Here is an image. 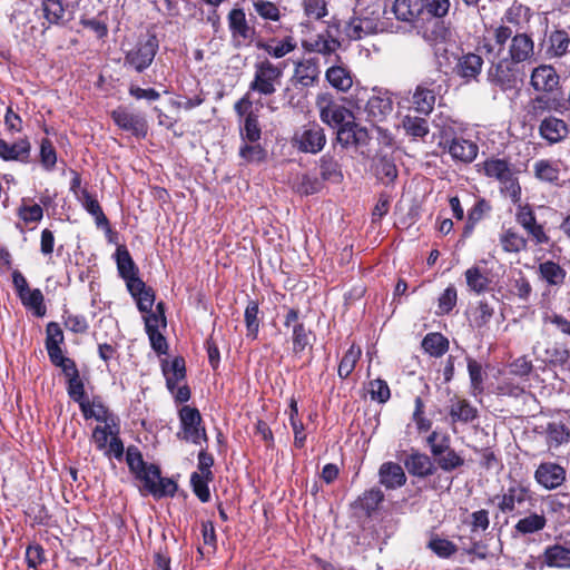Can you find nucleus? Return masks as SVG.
<instances>
[{
  "instance_id": "nucleus-1",
  "label": "nucleus",
  "mask_w": 570,
  "mask_h": 570,
  "mask_svg": "<svg viewBox=\"0 0 570 570\" xmlns=\"http://www.w3.org/2000/svg\"><path fill=\"white\" fill-rule=\"evenodd\" d=\"M492 33L494 42L500 47V50L510 40L507 57L517 63L520 65L534 60V41L529 33L515 31L513 35L512 29L503 24L494 28Z\"/></svg>"
},
{
  "instance_id": "nucleus-2",
  "label": "nucleus",
  "mask_w": 570,
  "mask_h": 570,
  "mask_svg": "<svg viewBox=\"0 0 570 570\" xmlns=\"http://www.w3.org/2000/svg\"><path fill=\"white\" fill-rule=\"evenodd\" d=\"M482 170L487 177L499 181L501 191L513 203L520 200L521 187L517 176L518 171L510 161L492 157L482 163Z\"/></svg>"
},
{
  "instance_id": "nucleus-3",
  "label": "nucleus",
  "mask_w": 570,
  "mask_h": 570,
  "mask_svg": "<svg viewBox=\"0 0 570 570\" xmlns=\"http://www.w3.org/2000/svg\"><path fill=\"white\" fill-rule=\"evenodd\" d=\"M498 508L502 513L521 515L530 512L535 505V498L531 490L519 482H513L502 494L497 497Z\"/></svg>"
},
{
  "instance_id": "nucleus-4",
  "label": "nucleus",
  "mask_w": 570,
  "mask_h": 570,
  "mask_svg": "<svg viewBox=\"0 0 570 570\" xmlns=\"http://www.w3.org/2000/svg\"><path fill=\"white\" fill-rule=\"evenodd\" d=\"M283 78V68L274 65L268 59L257 61L254 65V77L249 83V90L261 96H272L277 91Z\"/></svg>"
},
{
  "instance_id": "nucleus-5",
  "label": "nucleus",
  "mask_w": 570,
  "mask_h": 570,
  "mask_svg": "<svg viewBox=\"0 0 570 570\" xmlns=\"http://www.w3.org/2000/svg\"><path fill=\"white\" fill-rule=\"evenodd\" d=\"M426 26L431 31L424 30L422 37L430 43L444 38L445 29L440 19L444 18L450 10V0H423Z\"/></svg>"
},
{
  "instance_id": "nucleus-6",
  "label": "nucleus",
  "mask_w": 570,
  "mask_h": 570,
  "mask_svg": "<svg viewBox=\"0 0 570 570\" xmlns=\"http://www.w3.org/2000/svg\"><path fill=\"white\" fill-rule=\"evenodd\" d=\"M159 43L155 35H148L145 40H139L137 45L127 51L124 66L131 68L137 72L146 70L155 59Z\"/></svg>"
},
{
  "instance_id": "nucleus-7",
  "label": "nucleus",
  "mask_w": 570,
  "mask_h": 570,
  "mask_svg": "<svg viewBox=\"0 0 570 570\" xmlns=\"http://www.w3.org/2000/svg\"><path fill=\"white\" fill-rule=\"evenodd\" d=\"M180 429L177 438L194 444H200L202 441L207 442V434L205 428L202 425L203 419L196 407L184 405L179 410Z\"/></svg>"
},
{
  "instance_id": "nucleus-8",
  "label": "nucleus",
  "mask_w": 570,
  "mask_h": 570,
  "mask_svg": "<svg viewBox=\"0 0 570 570\" xmlns=\"http://www.w3.org/2000/svg\"><path fill=\"white\" fill-rule=\"evenodd\" d=\"M293 144L302 153L317 154L326 144L324 129L318 124L308 122L295 131Z\"/></svg>"
},
{
  "instance_id": "nucleus-9",
  "label": "nucleus",
  "mask_w": 570,
  "mask_h": 570,
  "mask_svg": "<svg viewBox=\"0 0 570 570\" xmlns=\"http://www.w3.org/2000/svg\"><path fill=\"white\" fill-rule=\"evenodd\" d=\"M520 76L519 63L509 57H502L498 61H492L488 71L489 80L500 86L503 90L515 87Z\"/></svg>"
},
{
  "instance_id": "nucleus-10",
  "label": "nucleus",
  "mask_w": 570,
  "mask_h": 570,
  "mask_svg": "<svg viewBox=\"0 0 570 570\" xmlns=\"http://www.w3.org/2000/svg\"><path fill=\"white\" fill-rule=\"evenodd\" d=\"M384 30L380 12L372 11L368 14L353 17L344 28V33L351 40H360L366 36Z\"/></svg>"
},
{
  "instance_id": "nucleus-11",
  "label": "nucleus",
  "mask_w": 570,
  "mask_h": 570,
  "mask_svg": "<svg viewBox=\"0 0 570 570\" xmlns=\"http://www.w3.org/2000/svg\"><path fill=\"white\" fill-rule=\"evenodd\" d=\"M392 10L399 21L410 24L419 32L426 26L423 0H395Z\"/></svg>"
},
{
  "instance_id": "nucleus-12",
  "label": "nucleus",
  "mask_w": 570,
  "mask_h": 570,
  "mask_svg": "<svg viewBox=\"0 0 570 570\" xmlns=\"http://www.w3.org/2000/svg\"><path fill=\"white\" fill-rule=\"evenodd\" d=\"M111 117L119 128L129 131L137 138H145L147 136L148 125L142 116L119 107L111 112Z\"/></svg>"
},
{
  "instance_id": "nucleus-13",
  "label": "nucleus",
  "mask_w": 570,
  "mask_h": 570,
  "mask_svg": "<svg viewBox=\"0 0 570 570\" xmlns=\"http://www.w3.org/2000/svg\"><path fill=\"white\" fill-rule=\"evenodd\" d=\"M228 28L235 47L246 45L254 35V29L246 20L245 11L242 8H234L227 16Z\"/></svg>"
},
{
  "instance_id": "nucleus-14",
  "label": "nucleus",
  "mask_w": 570,
  "mask_h": 570,
  "mask_svg": "<svg viewBox=\"0 0 570 570\" xmlns=\"http://www.w3.org/2000/svg\"><path fill=\"white\" fill-rule=\"evenodd\" d=\"M566 475L564 468L554 462H543L534 472L535 481L547 490H554L562 485Z\"/></svg>"
},
{
  "instance_id": "nucleus-15",
  "label": "nucleus",
  "mask_w": 570,
  "mask_h": 570,
  "mask_svg": "<svg viewBox=\"0 0 570 570\" xmlns=\"http://www.w3.org/2000/svg\"><path fill=\"white\" fill-rule=\"evenodd\" d=\"M320 118L333 128H340L354 119L350 109L331 100H324L320 104Z\"/></svg>"
},
{
  "instance_id": "nucleus-16",
  "label": "nucleus",
  "mask_w": 570,
  "mask_h": 570,
  "mask_svg": "<svg viewBox=\"0 0 570 570\" xmlns=\"http://www.w3.org/2000/svg\"><path fill=\"white\" fill-rule=\"evenodd\" d=\"M393 110V100L391 95L385 92H379L373 95L365 106V112L367 120L374 124L385 120Z\"/></svg>"
},
{
  "instance_id": "nucleus-17",
  "label": "nucleus",
  "mask_w": 570,
  "mask_h": 570,
  "mask_svg": "<svg viewBox=\"0 0 570 570\" xmlns=\"http://www.w3.org/2000/svg\"><path fill=\"white\" fill-rule=\"evenodd\" d=\"M517 222L532 237L535 245L548 244L550 238L546 234L543 226L537 223L535 215L530 206H520L517 213Z\"/></svg>"
},
{
  "instance_id": "nucleus-18",
  "label": "nucleus",
  "mask_w": 570,
  "mask_h": 570,
  "mask_svg": "<svg viewBox=\"0 0 570 570\" xmlns=\"http://www.w3.org/2000/svg\"><path fill=\"white\" fill-rule=\"evenodd\" d=\"M544 55L548 59H557L570 52V37L564 29L552 30L544 43Z\"/></svg>"
},
{
  "instance_id": "nucleus-19",
  "label": "nucleus",
  "mask_w": 570,
  "mask_h": 570,
  "mask_svg": "<svg viewBox=\"0 0 570 570\" xmlns=\"http://www.w3.org/2000/svg\"><path fill=\"white\" fill-rule=\"evenodd\" d=\"M559 79L552 66L540 65L532 70L530 83L537 91L552 92L558 88Z\"/></svg>"
},
{
  "instance_id": "nucleus-20",
  "label": "nucleus",
  "mask_w": 570,
  "mask_h": 570,
  "mask_svg": "<svg viewBox=\"0 0 570 570\" xmlns=\"http://www.w3.org/2000/svg\"><path fill=\"white\" fill-rule=\"evenodd\" d=\"M449 416L451 424H469L478 419L479 411L468 400L455 396L450 400Z\"/></svg>"
},
{
  "instance_id": "nucleus-21",
  "label": "nucleus",
  "mask_w": 570,
  "mask_h": 570,
  "mask_svg": "<svg viewBox=\"0 0 570 570\" xmlns=\"http://www.w3.org/2000/svg\"><path fill=\"white\" fill-rule=\"evenodd\" d=\"M483 59L481 56L469 52L462 55L454 67V73L462 78L464 82L476 80L481 73Z\"/></svg>"
},
{
  "instance_id": "nucleus-22",
  "label": "nucleus",
  "mask_w": 570,
  "mask_h": 570,
  "mask_svg": "<svg viewBox=\"0 0 570 570\" xmlns=\"http://www.w3.org/2000/svg\"><path fill=\"white\" fill-rule=\"evenodd\" d=\"M302 47L309 52L330 56L341 47V42L326 30L324 33L303 40Z\"/></svg>"
},
{
  "instance_id": "nucleus-23",
  "label": "nucleus",
  "mask_w": 570,
  "mask_h": 570,
  "mask_svg": "<svg viewBox=\"0 0 570 570\" xmlns=\"http://www.w3.org/2000/svg\"><path fill=\"white\" fill-rule=\"evenodd\" d=\"M366 139L367 130L355 124L353 119L337 128L336 140L344 148L363 145Z\"/></svg>"
},
{
  "instance_id": "nucleus-24",
  "label": "nucleus",
  "mask_w": 570,
  "mask_h": 570,
  "mask_svg": "<svg viewBox=\"0 0 570 570\" xmlns=\"http://www.w3.org/2000/svg\"><path fill=\"white\" fill-rule=\"evenodd\" d=\"M380 483L387 490L401 488L406 482V475L399 463L384 462L379 469Z\"/></svg>"
},
{
  "instance_id": "nucleus-25",
  "label": "nucleus",
  "mask_w": 570,
  "mask_h": 570,
  "mask_svg": "<svg viewBox=\"0 0 570 570\" xmlns=\"http://www.w3.org/2000/svg\"><path fill=\"white\" fill-rule=\"evenodd\" d=\"M404 465L410 474L426 478L434 474L436 465L425 453L413 452L405 460Z\"/></svg>"
},
{
  "instance_id": "nucleus-26",
  "label": "nucleus",
  "mask_w": 570,
  "mask_h": 570,
  "mask_svg": "<svg viewBox=\"0 0 570 570\" xmlns=\"http://www.w3.org/2000/svg\"><path fill=\"white\" fill-rule=\"evenodd\" d=\"M115 259L118 273L126 281L127 287L129 284L140 281L138 277V268L125 245H119L117 247Z\"/></svg>"
},
{
  "instance_id": "nucleus-27",
  "label": "nucleus",
  "mask_w": 570,
  "mask_h": 570,
  "mask_svg": "<svg viewBox=\"0 0 570 570\" xmlns=\"http://www.w3.org/2000/svg\"><path fill=\"white\" fill-rule=\"evenodd\" d=\"M31 153V145L27 138L19 139L18 141L9 145L3 139H0V157L3 160L27 163Z\"/></svg>"
},
{
  "instance_id": "nucleus-28",
  "label": "nucleus",
  "mask_w": 570,
  "mask_h": 570,
  "mask_svg": "<svg viewBox=\"0 0 570 570\" xmlns=\"http://www.w3.org/2000/svg\"><path fill=\"white\" fill-rule=\"evenodd\" d=\"M562 166L561 160L539 159L533 164V174L540 181L557 184Z\"/></svg>"
},
{
  "instance_id": "nucleus-29",
  "label": "nucleus",
  "mask_w": 570,
  "mask_h": 570,
  "mask_svg": "<svg viewBox=\"0 0 570 570\" xmlns=\"http://www.w3.org/2000/svg\"><path fill=\"white\" fill-rule=\"evenodd\" d=\"M539 131L551 144L563 140L569 132L567 124L556 117L544 118L540 124Z\"/></svg>"
},
{
  "instance_id": "nucleus-30",
  "label": "nucleus",
  "mask_w": 570,
  "mask_h": 570,
  "mask_svg": "<svg viewBox=\"0 0 570 570\" xmlns=\"http://www.w3.org/2000/svg\"><path fill=\"white\" fill-rule=\"evenodd\" d=\"M435 92L425 85H419L412 96L413 109L424 116L432 112L435 105Z\"/></svg>"
},
{
  "instance_id": "nucleus-31",
  "label": "nucleus",
  "mask_w": 570,
  "mask_h": 570,
  "mask_svg": "<svg viewBox=\"0 0 570 570\" xmlns=\"http://www.w3.org/2000/svg\"><path fill=\"white\" fill-rule=\"evenodd\" d=\"M448 151L456 160L471 163L476 157L478 146L470 140L453 138L448 144Z\"/></svg>"
},
{
  "instance_id": "nucleus-32",
  "label": "nucleus",
  "mask_w": 570,
  "mask_h": 570,
  "mask_svg": "<svg viewBox=\"0 0 570 570\" xmlns=\"http://www.w3.org/2000/svg\"><path fill=\"white\" fill-rule=\"evenodd\" d=\"M318 61L316 59H305L295 67L294 77L297 82L304 87L313 86L320 76Z\"/></svg>"
},
{
  "instance_id": "nucleus-33",
  "label": "nucleus",
  "mask_w": 570,
  "mask_h": 570,
  "mask_svg": "<svg viewBox=\"0 0 570 570\" xmlns=\"http://www.w3.org/2000/svg\"><path fill=\"white\" fill-rule=\"evenodd\" d=\"M163 373L166 379L167 389L174 393L180 381L185 380L186 368L183 357H175L170 363L163 364Z\"/></svg>"
},
{
  "instance_id": "nucleus-34",
  "label": "nucleus",
  "mask_w": 570,
  "mask_h": 570,
  "mask_svg": "<svg viewBox=\"0 0 570 570\" xmlns=\"http://www.w3.org/2000/svg\"><path fill=\"white\" fill-rule=\"evenodd\" d=\"M128 291L136 298L140 312L149 313L155 302V294L150 287L140 279L129 284Z\"/></svg>"
},
{
  "instance_id": "nucleus-35",
  "label": "nucleus",
  "mask_w": 570,
  "mask_h": 570,
  "mask_svg": "<svg viewBox=\"0 0 570 570\" xmlns=\"http://www.w3.org/2000/svg\"><path fill=\"white\" fill-rule=\"evenodd\" d=\"M538 273L551 286H560L564 283L567 272L558 263L546 261L538 267Z\"/></svg>"
},
{
  "instance_id": "nucleus-36",
  "label": "nucleus",
  "mask_w": 570,
  "mask_h": 570,
  "mask_svg": "<svg viewBox=\"0 0 570 570\" xmlns=\"http://www.w3.org/2000/svg\"><path fill=\"white\" fill-rule=\"evenodd\" d=\"M79 406L85 419H95L105 424L116 419L101 402L85 400Z\"/></svg>"
},
{
  "instance_id": "nucleus-37",
  "label": "nucleus",
  "mask_w": 570,
  "mask_h": 570,
  "mask_svg": "<svg viewBox=\"0 0 570 570\" xmlns=\"http://www.w3.org/2000/svg\"><path fill=\"white\" fill-rule=\"evenodd\" d=\"M320 175L323 180L338 184L343 179L341 165L331 155L326 154L320 158Z\"/></svg>"
},
{
  "instance_id": "nucleus-38",
  "label": "nucleus",
  "mask_w": 570,
  "mask_h": 570,
  "mask_svg": "<svg viewBox=\"0 0 570 570\" xmlns=\"http://www.w3.org/2000/svg\"><path fill=\"white\" fill-rule=\"evenodd\" d=\"M256 47L264 50L273 58L279 59L292 52L296 46L293 43L292 38L288 37L284 40L273 39L269 42L259 40L256 42Z\"/></svg>"
},
{
  "instance_id": "nucleus-39",
  "label": "nucleus",
  "mask_w": 570,
  "mask_h": 570,
  "mask_svg": "<svg viewBox=\"0 0 570 570\" xmlns=\"http://www.w3.org/2000/svg\"><path fill=\"white\" fill-rule=\"evenodd\" d=\"M78 199L81 202L83 208L95 217L97 226H104L109 229V222L95 197H92L86 189H81L80 195H78Z\"/></svg>"
},
{
  "instance_id": "nucleus-40",
  "label": "nucleus",
  "mask_w": 570,
  "mask_h": 570,
  "mask_svg": "<svg viewBox=\"0 0 570 570\" xmlns=\"http://www.w3.org/2000/svg\"><path fill=\"white\" fill-rule=\"evenodd\" d=\"M114 434H119V426L117 423V419H114L112 421H108V424L97 425L94 429L92 436H91L96 449L101 452L105 449H107L109 440L111 439V435H114Z\"/></svg>"
},
{
  "instance_id": "nucleus-41",
  "label": "nucleus",
  "mask_w": 570,
  "mask_h": 570,
  "mask_svg": "<svg viewBox=\"0 0 570 570\" xmlns=\"http://www.w3.org/2000/svg\"><path fill=\"white\" fill-rule=\"evenodd\" d=\"M546 563L549 567L569 568L570 567V548L554 544L548 547L544 551Z\"/></svg>"
},
{
  "instance_id": "nucleus-42",
  "label": "nucleus",
  "mask_w": 570,
  "mask_h": 570,
  "mask_svg": "<svg viewBox=\"0 0 570 570\" xmlns=\"http://www.w3.org/2000/svg\"><path fill=\"white\" fill-rule=\"evenodd\" d=\"M383 500V492L379 488H372L358 497L354 504L356 508L363 510L366 515H371L377 510Z\"/></svg>"
},
{
  "instance_id": "nucleus-43",
  "label": "nucleus",
  "mask_w": 570,
  "mask_h": 570,
  "mask_svg": "<svg viewBox=\"0 0 570 570\" xmlns=\"http://www.w3.org/2000/svg\"><path fill=\"white\" fill-rule=\"evenodd\" d=\"M326 79L334 88L341 91H347L353 85L350 71L341 66H333L328 68L326 71Z\"/></svg>"
},
{
  "instance_id": "nucleus-44",
  "label": "nucleus",
  "mask_w": 570,
  "mask_h": 570,
  "mask_svg": "<svg viewBox=\"0 0 570 570\" xmlns=\"http://www.w3.org/2000/svg\"><path fill=\"white\" fill-rule=\"evenodd\" d=\"M68 379V394L69 396L77 402L79 405L87 400L85 397V386L79 376V371L77 366L68 370L63 373Z\"/></svg>"
},
{
  "instance_id": "nucleus-45",
  "label": "nucleus",
  "mask_w": 570,
  "mask_h": 570,
  "mask_svg": "<svg viewBox=\"0 0 570 570\" xmlns=\"http://www.w3.org/2000/svg\"><path fill=\"white\" fill-rule=\"evenodd\" d=\"M547 524V519L543 514L531 513L520 519L514 529L521 534H531L541 531Z\"/></svg>"
},
{
  "instance_id": "nucleus-46",
  "label": "nucleus",
  "mask_w": 570,
  "mask_h": 570,
  "mask_svg": "<svg viewBox=\"0 0 570 570\" xmlns=\"http://www.w3.org/2000/svg\"><path fill=\"white\" fill-rule=\"evenodd\" d=\"M261 135L262 130L258 124V116L254 111H249L240 127L242 139L248 142H257L261 139Z\"/></svg>"
},
{
  "instance_id": "nucleus-47",
  "label": "nucleus",
  "mask_w": 570,
  "mask_h": 570,
  "mask_svg": "<svg viewBox=\"0 0 570 570\" xmlns=\"http://www.w3.org/2000/svg\"><path fill=\"white\" fill-rule=\"evenodd\" d=\"M422 347L432 356H441L449 348V341L440 333H430L422 341Z\"/></svg>"
},
{
  "instance_id": "nucleus-48",
  "label": "nucleus",
  "mask_w": 570,
  "mask_h": 570,
  "mask_svg": "<svg viewBox=\"0 0 570 570\" xmlns=\"http://www.w3.org/2000/svg\"><path fill=\"white\" fill-rule=\"evenodd\" d=\"M22 304L33 309L35 314L39 317L46 314V306L43 304V294L39 288L28 289L22 293L20 296Z\"/></svg>"
},
{
  "instance_id": "nucleus-49",
  "label": "nucleus",
  "mask_w": 570,
  "mask_h": 570,
  "mask_svg": "<svg viewBox=\"0 0 570 570\" xmlns=\"http://www.w3.org/2000/svg\"><path fill=\"white\" fill-rule=\"evenodd\" d=\"M361 347L354 344L345 352L338 365V376L341 379H346L351 375L361 357Z\"/></svg>"
},
{
  "instance_id": "nucleus-50",
  "label": "nucleus",
  "mask_w": 570,
  "mask_h": 570,
  "mask_svg": "<svg viewBox=\"0 0 570 570\" xmlns=\"http://www.w3.org/2000/svg\"><path fill=\"white\" fill-rule=\"evenodd\" d=\"M464 275L466 285L471 291L475 292L476 294L487 291L490 281L487 277V275L482 273L480 267L473 266L471 268H468Z\"/></svg>"
},
{
  "instance_id": "nucleus-51",
  "label": "nucleus",
  "mask_w": 570,
  "mask_h": 570,
  "mask_svg": "<svg viewBox=\"0 0 570 570\" xmlns=\"http://www.w3.org/2000/svg\"><path fill=\"white\" fill-rule=\"evenodd\" d=\"M500 243L503 250L508 253H519L527 248V239L512 229H508L501 235Z\"/></svg>"
},
{
  "instance_id": "nucleus-52",
  "label": "nucleus",
  "mask_w": 570,
  "mask_h": 570,
  "mask_svg": "<svg viewBox=\"0 0 570 570\" xmlns=\"http://www.w3.org/2000/svg\"><path fill=\"white\" fill-rule=\"evenodd\" d=\"M402 125L405 132L413 138H423L429 134V124L422 117L405 116Z\"/></svg>"
},
{
  "instance_id": "nucleus-53",
  "label": "nucleus",
  "mask_w": 570,
  "mask_h": 570,
  "mask_svg": "<svg viewBox=\"0 0 570 570\" xmlns=\"http://www.w3.org/2000/svg\"><path fill=\"white\" fill-rule=\"evenodd\" d=\"M42 11L49 23L59 24L63 22L65 7L60 0H43Z\"/></svg>"
},
{
  "instance_id": "nucleus-54",
  "label": "nucleus",
  "mask_w": 570,
  "mask_h": 570,
  "mask_svg": "<svg viewBox=\"0 0 570 570\" xmlns=\"http://www.w3.org/2000/svg\"><path fill=\"white\" fill-rule=\"evenodd\" d=\"M293 352L298 354L311 344L312 331L307 330L303 323H296L293 326Z\"/></svg>"
},
{
  "instance_id": "nucleus-55",
  "label": "nucleus",
  "mask_w": 570,
  "mask_h": 570,
  "mask_svg": "<svg viewBox=\"0 0 570 570\" xmlns=\"http://www.w3.org/2000/svg\"><path fill=\"white\" fill-rule=\"evenodd\" d=\"M375 174L384 184L392 183L397 177L395 164L387 157H381L375 165Z\"/></svg>"
},
{
  "instance_id": "nucleus-56",
  "label": "nucleus",
  "mask_w": 570,
  "mask_h": 570,
  "mask_svg": "<svg viewBox=\"0 0 570 570\" xmlns=\"http://www.w3.org/2000/svg\"><path fill=\"white\" fill-rule=\"evenodd\" d=\"M468 371L471 381V393L476 396L483 391V374L481 364L473 360H468Z\"/></svg>"
},
{
  "instance_id": "nucleus-57",
  "label": "nucleus",
  "mask_w": 570,
  "mask_h": 570,
  "mask_svg": "<svg viewBox=\"0 0 570 570\" xmlns=\"http://www.w3.org/2000/svg\"><path fill=\"white\" fill-rule=\"evenodd\" d=\"M212 479L213 478H206L205 474H199L198 472H194L190 476L193 491L202 502H208L210 499L208 482L212 481Z\"/></svg>"
},
{
  "instance_id": "nucleus-58",
  "label": "nucleus",
  "mask_w": 570,
  "mask_h": 570,
  "mask_svg": "<svg viewBox=\"0 0 570 570\" xmlns=\"http://www.w3.org/2000/svg\"><path fill=\"white\" fill-rule=\"evenodd\" d=\"M244 316L247 328V336L256 338L259 330L258 304L254 301H250L246 306Z\"/></svg>"
},
{
  "instance_id": "nucleus-59",
  "label": "nucleus",
  "mask_w": 570,
  "mask_h": 570,
  "mask_svg": "<svg viewBox=\"0 0 570 570\" xmlns=\"http://www.w3.org/2000/svg\"><path fill=\"white\" fill-rule=\"evenodd\" d=\"M435 462L440 469L445 472H451L464 464V459L458 454L453 449L441 454L435 459Z\"/></svg>"
},
{
  "instance_id": "nucleus-60",
  "label": "nucleus",
  "mask_w": 570,
  "mask_h": 570,
  "mask_svg": "<svg viewBox=\"0 0 570 570\" xmlns=\"http://www.w3.org/2000/svg\"><path fill=\"white\" fill-rule=\"evenodd\" d=\"M253 6L257 14L264 20L278 21L281 19L278 7L271 1L255 0Z\"/></svg>"
},
{
  "instance_id": "nucleus-61",
  "label": "nucleus",
  "mask_w": 570,
  "mask_h": 570,
  "mask_svg": "<svg viewBox=\"0 0 570 570\" xmlns=\"http://www.w3.org/2000/svg\"><path fill=\"white\" fill-rule=\"evenodd\" d=\"M239 156L246 163H258L265 158L266 151L258 142H245L239 148Z\"/></svg>"
},
{
  "instance_id": "nucleus-62",
  "label": "nucleus",
  "mask_w": 570,
  "mask_h": 570,
  "mask_svg": "<svg viewBox=\"0 0 570 570\" xmlns=\"http://www.w3.org/2000/svg\"><path fill=\"white\" fill-rule=\"evenodd\" d=\"M547 435L551 443L560 445L569 442L570 431L564 424L553 422L548 424Z\"/></svg>"
},
{
  "instance_id": "nucleus-63",
  "label": "nucleus",
  "mask_w": 570,
  "mask_h": 570,
  "mask_svg": "<svg viewBox=\"0 0 570 570\" xmlns=\"http://www.w3.org/2000/svg\"><path fill=\"white\" fill-rule=\"evenodd\" d=\"M126 462L131 473L137 476L148 464L144 461L137 446H129L126 451Z\"/></svg>"
},
{
  "instance_id": "nucleus-64",
  "label": "nucleus",
  "mask_w": 570,
  "mask_h": 570,
  "mask_svg": "<svg viewBox=\"0 0 570 570\" xmlns=\"http://www.w3.org/2000/svg\"><path fill=\"white\" fill-rule=\"evenodd\" d=\"M160 475V469L155 464H148L136 478L142 482L144 489L151 494Z\"/></svg>"
}]
</instances>
